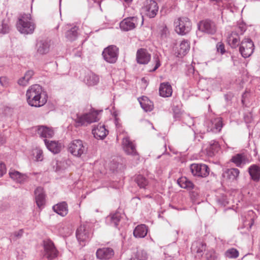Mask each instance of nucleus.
<instances>
[{
	"label": "nucleus",
	"mask_w": 260,
	"mask_h": 260,
	"mask_svg": "<svg viewBox=\"0 0 260 260\" xmlns=\"http://www.w3.org/2000/svg\"><path fill=\"white\" fill-rule=\"evenodd\" d=\"M27 102L32 107H40L44 106L47 102V95L44 91L42 87L35 84L27 90L26 93Z\"/></svg>",
	"instance_id": "1"
},
{
	"label": "nucleus",
	"mask_w": 260,
	"mask_h": 260,
	"mask_svg": "<svg viewBox=\"0 0 260 260\" xmlns=\"http://www.w3.org/2000/svg\"><path fill=\"white\" fill-rule=\"evenodd\" d=\"M16 28L22 34H32L36 28V24L30 14H24L21 15L17 22Z\"/></svg>",
	"instance_id": "2"
},
{
	"label": "nucleus",
	"mask_w": 260,
	"mask_h": 260,
	"mask_svg": "<svg viewBox=\"0 0 260 260\" xmlns=\"http://www.w3.org/2000/svg\"><path fill=\"white\" fill-rule=\"evenodd\" d=\"M87 150L86 143L80 139L72 140L68 147V152L77 158H80L83 154H85Z\"/></svg>",
	"instance_id": "3"
},
{
	"label": "nucleus",
	"mask_w": 260,
	"mask_h": 260,
	"mask_svg": "<svg viewBox=\"0 0 260 260\" xmlns=\"http://www.w3.org/2000/svg\"><path fill=\"white\" fill-rule=\"evenodd\" d=\"M99 112L97 111H90L89 113L77 114L75 119L76 126H86L99 120Z\"/></svg>",
	"instance_id": "4"
},
{
	"label": "nucleus",
	"mask_w": 260,
	"mask_h": 260,
	"mask_svg": "<svg viewBox=\"0 0 260 260\" xmlns=\"http://www.w3.org/2000/svg\"><path fill=\"white\" fill-rule=\"evenodd\" d=\"M175 31L180 35H185L191 29V22L187 17H180L174 22Z\"/></svg>",
	"instance_id": "5"
},
{
	"label": "nucleus",
	"mask_w": 260,
	"mask_h": 260,
	"mask_svg": "<svg viewBox=\"0 0 260 260\" xmlns=\"http://www.w3.org/2000/svg\"><path fill=\"white\" fill-rule=\"evenodd\" d=\"M118 55L119 48L115 45L108 46L102 52L104 59L109 63H115L118 59Z\"/></svg>",
	"instance_id": "6"
},
{
	"label": "nucleus",
	"mask_w": 260,
	"mask_h": 260,
	"mask_svg": "<svg viewBox=\"0 0 260 260\" xmlns=\"http://www.w3.org/2000/svg\"><path fill=\"white\" fill-rule=\"evenodd\" d=\"M204 125L206 127L207 132L218 133L223 127L222 119L219 117L213 118L210 120H206Z\"/></svg>",
	"instance_id": "7"
},
{
	"label": "nucleus",
	"mask_w": 260,
	"mask_h": 260,
	"mask_svg": "<svg viewBox=\"0 0 260 260\" xmlns=\"http://www.w3.org/2000/svg\"><path fill=\"white\" fill-rule=\"evenodd\" d=\"M254 44L249 38L243 39L239 47V51L244 58H247L251 55L254 51Z\"/></svg>",
	"instance_id": "8"
},
{
	"label": "nucleus",
	"mask_w": 260,
	"mask_h": 260,
	"mask_svg": "<svg viewBox=\"0 0 260 260\" xmlns=\"http://www.w3.org/2000/svg\"><path fill=\"white\" fill-rule=\"evenodd\" d=\"M58 252L50 240L44 241V256L52 260L58 256Z\"/></svg>",
	"instance_id": "9"
},
{
	"label": "nucleus",
	"mask_w": 260,
	"mask_h": 260,
	"mask_svg": "<svg viewBox=\"0 0 260 260\" xmlns=\"http://www.w3.org/2000/svg\"><path fill=\"white\" fill-rule=\"evenodd\" d=\"M144 14L149 18H154L158 11L157 3L153 0H147L145 2L142 8Z\"/></svg>",
	"instance_id": "10"
},
{
	"label": "nucleus",
	"mask_w": 260,
	"mask_h": 260,
	"mask_svg": "<svg viewBox=\"0 0 260 260\" xmlns=\"http://www.w3.org/2000/svg\"><path fill=\"white\" fill-rule=\"evenodd\" d=\"M91 235L89 225L87 223L81 225L76 231V237L80 243L88 240L91 237Z\"/></svg>",
	"instance_id": "11"
},
{
	"label": "nucleus",
	"mask_w": 260,
	"mask_h": 260,
	"mask_svg": "<svg viewBox=\"0 0 260 260\" xmlns=\"http://www.w3.org/2000/svg\"><path fill=\"white\" fill-rule=\"evenodd\" d=\"M190 169L194 176L205 177L209 174V169L205 164H192L190 166Z\"/></svg>",
	"instance_id": "12"
},
{
	"label": "nucleus",
	"mask_w": 260,
	"mask_h": 260,
	"mask_svg": "<svg viewBox=\"0 0 260 260\" xmlns=\"http://www.w3.org/2000/svg\"><path fill=\"white\" fill-rule=\"evenodd\" d=\"M35 132L41 138L44 139H51L54 135L53 128L45 125H38L33 128Z\"/></svg>",
	"instance_id": "13"
},
{
	"label": "nucleus",
	"mask_w": 260,
	"mask_h": 260,
	"mask_svg": "<svg viewBox=\"0 0 260 260\" xmlns=\"http://www.w3.org/2000/svg\"><path fill=\"white\" fill-rule=\"evenodd\" d=\"M138 24L137 17H129L124 18L120 23V28L124 31H129L134 29Z\"/></svg>",
	"instance_id": "14"
},
{
	"label": "nucleus",
	"mask_w": 260,
	"mask_h": 260,
	"mask_svg": "<svg viewBox=\"0 0 260 260\" xmlns=\"http://www.w3.org/2000/svg\"><path fill=\"white\" fill-rule=\"evenodd\" d=\"M114 255V250L111 247L99 248L96 252L97 258L102 260L110 259L113 257Z\"/></svg>",
	"instance_id": "15"
},
{
	"label": "nucleus",
	"mask_w": 260,
	"mask_h": 260,
	"mask_svg": "<svg viewBox=\"0 0 260 260\" xmlns=\"http://www.w3.org/2000/svg\"><path fill=\"white\" fill-rule=\"evenodd\" d=\"M199 28L201 31L208 34H214L216 31L215 23L209 20L201 21L199 25Z\"/></svg>",
	"instance_id": "16"
},
{
	"label": "nucleus",
	"mask_w": 260,
	"mask_h": 260,
	"mask_svg": "<svg viewBox=\"0 0 260 260\" xmlns=\"http://www.w3.org/2000/svg\"><path fill=\"white\" fill-rule=\"evenodd\" d=\"M151 59V54L147 50L144 48H141L137 50L136 54V60L138 63L141 64H147Z\"/></svg>",
	"instance_id": "17"
},
{
	"label": "nucleus",
	"mask_w": 260,
	"mask_h": 260,
	"mask_svg": "<svg viewBox=\"0 0 260 260\" xmlns=\"http://www.w3.org/2000/svg\"><path fill=\"white\" fill-rule=\"evenodd\" d=\"M231 161L237 167L242 168L246 164L250 162L247 155L244 153H238L233 156Z\"/></svg>",
	"instance_id": "18"
},
{
	"label": "nucleus",
	"mask_w": 260,
	"mask_h": 260,
	"mask_svg": "<svg viewBox=\"0 0 260 260\" xmlns=\"http://www.w3.org/2000/svg\"><path fill=\"white\" fill-rule=\"evenodd\" d=\"M122 146L124 151L127 154L132 155H138L137 152L136 150L135 145L129 140V138H123Z\"/></svg>",
	"instance_id": "19"
},
{
	"label": "nucleus",
	"mask_w": 260,
	"mask_h": 260,
	"mask_svg": "<svg viewBox=\"0 0 260 260\" xmlns=\"http://www.w3.org/2000/svg\"><path fill=\"white\" fill-rule=\"evenodd\" d=\"M10 177L17 183H23L27 179V176L25 174H22L20 172L13 169H10L9 171Z\"/></svg>",
	"instance_id": "20"
},
{
	"label": "nucleus",
	"mask_w": 260,
	"mask_h": 260,
	"mask_svg": "<svg viewBox=\"0 0 260 260\" xmlns=\"http://www.w3.org/2000/svg\"><path fill=\"white\" fill-rule=\"evenodd\" d=\"M50 43L46 40H40L37 42L36 49L37 53L40 55L48 53L50 50Z\"/></svg>",
	"instance_id": "21"
},
{
	"label": "nucleus",
	"mask_w": 260,
	"mask_h": 260,
	"mask_svg": "<svg viewBox=\"0 0 260 260\" xmlns=\"http://www.w3.org/2000/svg\"><path fill=\"white\" fill-rule=\"evenodd\" d=\"M36 202L39 208H42L45 204V194L43 188L37 187L35 191Z\"/></svg>",
	"instance_id": "22"
},
{
	"label": "nucleus",
	"mask_w": 260,
	"mask_h": 260,
	"mask_svg": "<svg viewBox=\"0 0 260 260\" xmlns=\"http://www.w3.org/2000/svg\"><path fill=\"white\" fill-rule=\"evenodd\" d=\"M92 133L95 138L103 139L107 135L108 131L104 125L100 124L92 129Z\"/></svg>",
	"instance_id": "23"
},
{
	"label": "nucleus",
	"mask_w": 260,
	"mask_h": 260,
	"mask_svg": "<svg viewBox=\"0 0 260 260\" xmlns=\"http://www.w3.org/2000/svg\"><path fill=\"white\" fill-rule=\"evenodd\" d=\"M240 174V171L237 168H231L226 170L223 173L224 178L230 182L237 180Z\"/></svg>",
	"instance_id": "24"
},
{
	"label": "nucleus",
	"mask_w": 260,
	"mask_h": 260,
	"mask_svg": "<svg viewBox=\"0 0 260 260\" xmlns=\"http://www.w3.org/2000/svg\"><path fill=\"white\" fill-rule=\"evenodd\" d=\"M47 148L54 154L58 153L61 148V145L57 141L43 140Z\"/></svg>",
	"instance_id": "25"
},
{
	"label": "nucleus",
	"mask_w": 260,
	"mask_h": 260,
	"mask_svg": "<svg viewBox=\"0 0 260 260\" xmlns=\"http://www.w3.org/2000/svg\"><path fill=\"white\" fill-rule=\"evenodd\" d=\"M173 92L171 84L168 82H164L160 84L159 93L160 96L164 98L170 97Z\"/></svg>",
	"instance_id": "26"
},
{
	"label": "nucleus",
	"mask_w": 260,
	"mask_h": 260,
	"mask_svg": "<svg viewBox=\"0 0 260 260\" xmlns=\"http://www.w3.org/2000/svg\"><path fill=\"white\" fill-rule=\"evenodd\" d=\"M219 149V146L218 143L215 141L212 140L207 146L206 148H205V151L206 153V155L209 157H212L215 155V154L218 152Z\"/></svg>",
	"instance_id": "27"
},
{
	"label": "nucleus",
	"mask_w": 260,
	"mask_h": 260,
	"mask_svg": "<svg viewBox=\"0 0 260 260\" xmlns=\"http://www.w3.org/2000/svg\"><path fill=\"white\" fill-rule=\"evenodd\" d=\"M250 179L257 182L260 180V167L257 165H251L248 169Z\"/></svg>",
	"instance_id": "28"
},
{
	"label": "nucleus",
	"mask_w": 260,
	"mask_h": 260,
	"mask_svg": "<svg viewBox=\"0 0 260 260\" xmlns=\"http://www.w3.org/2000/svg\"><path fill=\"white\" fill-rule=\"evenodd\" d=\"M148 228L145 224H140L137 225L134 230L133 234L137 238H144L147 234Z\"/></svg>",
	"instance_id": "29"
},
{
	"label": "nucleus",
	"mask_w": 260,
	"mask_h": 260,
	"mask_svg": "<svg viewBox=\"0 0 260 260\" xmlns=\"http://www.w3.org/2000/svg\"><path fill=\"white\" fill-rule=\"evenodd\" d=\"M53 209L54 212L61 216H66L68 213V205L65 202H61L53 206Z\"/></svg>",
	"instance_id": "30"
},
{
	"label": "nucleus",
	"mask_w": 260,
	"mask_h": 260,
	"mask_svg": "<svg viewBox=\"0 0 260 260\" xmlns=\"http://www.w3.org/2000/svg\"><path fill=\"white\" fill-rule=\"evenodd\" d=\"M99 81L100 78L99 76L92 72L88 73L84 79V82L88 86L96 85L99 82Z\"/></svg>",
	"instance_id": "31"
},
{
	"label": "nucleus",
	"mask_w": 260,
	"mask_h": 260,
	"mask_svg": "<svg viewBox=\"0 0 260 260\" xmlns=\"http://www.w3.org/2000/svg\"><path fill=\"white\" fill-rule=\"evenodd\" d=\"M139 103L142 109L146 112L153 110V103L146 96H142L139 99Z\"/></svg>",
	"instance_id": "32"
},
{
	"label": "nucleus",
	"mask_w": 260,
	"mask_h": 260,
	"mask_svg": "<svg viewBox=\"0 0 260 260\" xmlns=\"http://www.w3.org/2000/svg\"><path fill=\"white\" fill-rule=\"evenodd\" d=\"M228 44L232 48H236L239 44L240 37L237 32L232 31L227 39Z\"/></svg>",
	"instance_id": "33"
},
{
	"label": "nucleus",
	"mask_w": 260,
	"mask_h": 260,
	"mask_svg": "<svg viewBox=\"0 0 260 260\" xmlns=\"http://www.w3.org/2000/svg\"><path fill=\"white\" fill-rule=\"evenodd\" d=\"M190 44L188 41L183 40L179 44V48L178 49V56L181 57L184 56L189 50Z\"/></svg>",
	"instance_id": "34"
},
{
	"label": "nucleus",
	"mask_w": 260,
	"mask_h": 260,
	"mask_svg": "<svg viewBox=\"0 0 260 260\" xmlns=\"http://www.w3.org/2000/svg\"><path fill=\"white\" fill-rule=\"evenodd\" d=\"M122 213L120 211H116L114 213L111 214L107 217V220H110L111 224L117 228L118 223L122 218Z\"/></svg>",
	"instance_id": "35"
},
{
	"label": "nucleus",
	"mask_w": 260,
	"mask_h": 260,
	"mask_svg": "<svg viewBox=\"0 0 260 260\" xmlns=\"http://www.w3.org/2000/svg\"><path fill=\"white\" fill-rule=\"evenodd\" d=\"M177 183L181 188L187 190H191L194 187L193 183L185 177H182L179 178L177 180Z\"/></svg>",
	"instance_id": "36"
},
{
	"label": "nucleus",
	"mask_w": 260,
	"mask_h": 260,
	"mask_svg": "<svg viewBox=\"0 0 260 260\" xmlns=\"http://www.w3.org/2000/svg\"><path fill=\"white\" fill-rule=\"evenodd\" d=\"M191 249L198 253H202L205 250L206 245L202 242L196 241L192 243Z\"/></svg>",
	"instance_id": "37"
},
{
	"label": "nucleus",
	"mask_w": 260,
	"mask_h": 260,
	"mask_svg": "<svg viewBox=\"0 0 260 260\" xmlns=\"http://www.w3.org/2000/svg\"><path fill=\"white\" fill-rule=\"evenodd\" d=\"M78 28L76 26L72 27L70 30H68L66 34V38L70 41L75 40L78 35Z\"/></svg>",
	"instance_id": "38"
},
{
	"label": "nucleus",
	"mask_w": 260,
	"mask_h": 260,
	"mask_svg": "<svg viewBox=\"0 0 260 260\" xmlns=\"http://www.w3.org/2000/svg\"><path fill=\"white\" fill-rule=\"evenodd\" d=\"M224 255L229 258H236L239 256V252L236 249L231 248L225 252Z\"/></svg>",
	"instance_id": "39"
},
{
	"label": "nucleus",
	"mask_w": 260,
	"mask_h": 260,
	"mask_svg": "<svg viewBox=\"0 0 260 260\" xmlns=\"http://www.w3.org/2000/svg\"><path fill=\"white\" fill-rule=\"evenodd\" d=\"M136 181L138 185L140 188H145L148 184V180L142 175H138L136 178Z\"/></svg>",
	"instance_id": "40"
},
{
	"label": "nucleus",
	"mask_w": 260,
	"mask_h": 260,
	"mask_svg": "<svg viewBox=\"0 0 260 260\" xmlns=\"http://www.w3.org/2000/svg\"><path fill=\"white\" fill-rule=\"evenodd\" d=\"M205 257L207 260H217L218 254L213 249H210L207 250Z\"/></svg>",
	"instance_id": "41"
},
{
	"label": "nucleus",
	"mask_w": 260,
	"mask_h": 260,
	"mask_svg": "<svg viewBox=\"0 0 260 260\" xmlns=\"http://www.w3.org/2000/svg\"><path fill=\"white\" fill-rule=\"evenodd\" d=\"M147 258V252L144 250H139L137 251L135 257L131 258L130 260H146Z\"/></svg>",
	"instance_id": "42"
},
{
	"label": "nucleus",
	"mask_w": 260,
	"mask_h": 260,
	"mask_svg": "<svg viewBox=\"0 0 260 260\" xmlns=\"http://www.w3.org/2000/svg\"><path fill=\"white\" fill-rule=\"evenodd\" d=\"M10 29V26L6 22V21H3L0 24V34H5L9 32Z\"/></svg>",
	"instance_id": "43"
},
{
	"label": "nucleus",
	"mask_w": 260,
	"mask_h": 260,
	"mask_svg": "<svg viewBox=\"0 0 260 260\" xmlns=\"http://www.w3.org/2000/svg\"><path fill=\"white\" fill-rule=\"evenodd\" d=\"M246 30V26L245 24L244 23H240L238 24L236 28V30L235 32H237V33L239 35H243V33Z\"/></svg>",
	"instance_id": "44"
},
{
	"label": "nucleus",
	"mask_w": 260,
	"mask_h": 260,
	"mask_svg": "<svg viewBox=\"0 0 260 260\" xmlns=\"http://www.w3.org/2000/svg\"><path fill=\"white\" fill-rule=\"evenodd\" d=\"M153 60L155 63V66L152 70V72L156 71L161 65L160 59L158 55L155 54L153 56Z\"/></svg>",
	"instance_id": "45"
},
{
	"label": "nucleus",
	"mask_w": 260,
	"mask_h": 260,
	"mask_svg": "<svg viewBox=\"0 0 260 260\" xmlns=\"http://www.w3.org/2000/svg\"><path fill=\"white\" fill-rule=\"evenodd\" d=\"M217 52L220 53L221 54H223L225 52V49L224 44L222 42H218L216 44Z\"/></svg>",
	"instance_id": "46"
},
{
	"label": "nucleus",
	"mask_w": 260,
	"mask_h": 260,
	"mask_svg": "<svg viewBox=\"0 0 260 260\" xmlns=\"http://www.w3.org/2000/svg\"><path fill=\"white\" fill-rule=\"evenodd\" d=\"M36 153V159L37 161H42L43 159V151L41 149H37Z\"/></svg>",
	"instance_id": "47"
},
{
	"label": "nucleus",
	"mask_w": 260,
	"mask_h": 260,
	"mask_svg": "<svg viewBox=\"0 0 260 260\" xmlns=\"http://www.w3.org/2000/svg\"><path fill=\"white\" fill-rule=\"evenodd\" d=\"M0 84L3 87H7L9 85V79L6 77H0Z\"/></svg>",
	"instance_id": "48"
},
{
	"label": "nucleus",
	"mask_w": 260,
	"mask_h": 260,
	"mask_svg": "<svg viewBox=\"0 0 260 260\" xmlns=\"http://www.w3.org/2000/svg\"><path fill=\"white\" fill-rule=\"evenodd\" d=\"M244 119L246 123H251L253 120L252 113L249 112L247 114H245L244 116Z\"/></svg>",
	"instance_id": "49"
},
{
	"label": "nucleus",
	"mask_w": 260,
	"mask_h": 260,
	"mask_svg": "<svg viewBox=\"0 0 260 260\" xmlns=\"http://www.w3.org/2000/svg\"><path fill=\"white\" fill-rule=\"evenodd\" d=\"M18 83L21 86H26L28 83V81L24 76L18 80Z\"/></svg>",
	"instance_id": "50"
},
{
	"label": "nucleus",
	"mask_w": 260,
	"mask_h": 260,
	"mask_svg": "<svg viewBox=\"0 0 260 260\" xmlns=\"http://www.w3.org/2000/svg\"><path fill=\"white\" fill-rule=\"evenodd\" d=\"M56 165V168H55V166H54V169L55 171H59L61 170V162L59 161L58 160H54L52 162V164L54 165V164Z\"/></svg>",
	"instance_id": "51"
},
{
	"label": "nucleus",
	"mask_w": 260,
	"mask_h": 260,
	"mask_svg": "<svg viewBox=\"0 0 260 260\" xmlns=\"http://www.w3.org/2000/svg\"><path fill=\"white\" fill-rule=\"evenodd\" d=\"M6 172V168L4 164L0 163V177L3 176Z\"/></svg>",
	"instance_id": "52"
},
{
	"label": "nucleus",
	"mask_w": 260,
	"mask_h": 260,
	"mask_svg": "<svg viewBox=\"0 0 260 260\" xmlns=\"http://www.w3.org/2000/svg\"><path fill=\"white\" fill-rule=\"evenodd\" d=\"M33 75L34 72L31 70H29L25 73L24 76L25 77L26 80L29 81Z\"/></svg>",
	"instance_id": "53"
},
{
	"label": "nucleus",
	"mask_w": 260,
	"mask_h": 260,
	"mask_svg": "<svg viewBox=\"0 0 260 260\" xmlns=\"http://www.w3.org/2000/svg\"><path fill=\"white\" fill-rule=\"evenodd\" d=\"M6 141V138L2 133H0V146L5 143Z\"/></svg>",
	"instance_id": "54"
},
{
	"label": "nucleus",
	"mask_w": 260,
	"mask_h": 260,
	"mask_svg": "<svg viewBox=\"0 0 260 260\" xmlns=\"http://www.w3.org/2000/svg\"><path fill=\"white\" fill-rule=\"evenodd\" d=\"M162 32H161V36L163 37L164 36L165 37H166L168 34L169 33L168 29L167 27V26H164L162 29Z\"/></svg>",
	"instance_id": "55"
},
{
	"label": "nucleus",
	"mask_w": 260,
	"mask_h": 260,
	"mask_svg": "<svg viewBox=\"0 0 260 260\" xmlns=\"http://www.w3.org/2000/svg\"><path fill=\"white\" fill-rule=\"evenodd\" d=\"M23 232V230H20L18 232H15L14 233V234L15 236H16L17 237H20L22 235Z\"/></svg>",
	"instance_id": "56"
},
{
	"label": "nucleus",
	"mask_w": 260,
	"mask_h": 260,
	"mask_svg": "<svg viewBox=\"0 0 260 260\" xmlns=\"http://www.w3.org/2000/svg\"><path fill=\"white\" fill-rule=\"evenodd\" d=\"M113 115L115 116V124H116V126L117 127L118 126V124H117V119L116 118V116H117V114L116 113V112H113Z\"/></svg>",
	"instance_id": "57"
},
{
	"label": "nucleus",
	"mask_w": 260,
	"mask_h": 260,
	"mask_svg": "<svg viewBox=\"0 0 260 260\" xmlns=\"http://www.w3.org/2000/svg\"><path fill=\"white\" fill-rule=\"evenodd\" d=\"M125 3L129 4L131 3L133 0H123Z\"/></svg>",
	"instance_id": "58"
},
{
	"label": "nucleus",
	"mask_w": 260,
	"mask_h": 260,
	"mask_svg": "<svg viewBox=\"0 0 260 260\" xmlns=\"http://www.w3.org/2000/svg\"><path fill=\"white\" fill-rule=\"evenodd\" d=\"M211 1L215 2L216 3H219L222 1V0H210Z\"/></svg>",
	"instance_id": "59"
},
{
	"label": "nucleus",
	"mask_w": 260,
	"mask_h": 260,
	"mask_svg": "<svg viewBox=\"0 0 260 260\" xmlns=\"http://www.w3.org/2000/svg\"><path fill=\"white\" fill-rule=\"evenodd\" d=\"M251 220H252V222H251V223L250 224V228H251V226H252V225L253 224V220L251 219Z\"/></svg>",
	"instance_id": "60"
},
{
	"label": "nucleus",
	"mask_w": 260,
	"mask_h": 260,
	"mask_svg": "<svg viewBox=\"0 0 260 260\" xmlns=\"http://www.w3.org/2000/svg\"><path fill=\"white\" fill-rule=\"evenodd\" d=\"M246 93H244L243 94V99L244 98V97L246 96Z\"/></svg>",
	"instance_id": "61"
},
{
	"label": "nucleus",
	"mask_w": 260,
	"mask_h": 260,
	"mask_svg": "<svg viewBox=\"0 0 260 260\" xmlns=\"http://www.w3.org/2000/svg\"><path fill=\"white\" fill-rule=\"evenodd\" d=\"M143 24V17H142L141 25H142Z\"/></svg>",
	"instance_id": "62"
},
{
	"label": "nucleus",
	"mask_w": 260,
	"mask_h": 260,
	"mask_svg": "<svg viewBox=\"0 0 260 260\" xmlns=\"http://www.w3.org/2000/svg\"><path fill=\"white\" fill-rule=\"evenodd\" d=\"M146 197L147 198H151V197L150 195H147Z\"/></svg>",
	"instance_id": "63"
},
{
	"label": "nucleus",
	"mask_w": 260,
	"mask_h": 260,
	"mask_svg": "<svg viewBox=\"0 0 260 260\" xmlns=\"http://www.w3.org/2000/svg\"><path fill=\"white\" fill-rule=\"evenodd\" d=\"M59 3H61V0H59Z\"/></svg>",
	"instance_id": "64"
}]
</instances>
